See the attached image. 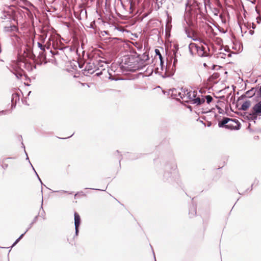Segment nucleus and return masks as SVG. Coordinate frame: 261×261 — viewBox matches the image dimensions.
<instances>
[{
	"label": "nucleus",
	"instance_id": "1",
	"mask_svg": "<svg viewBox=\"0 0 261 261\" xmlns=\"http://www.w3.org/2000/svg\"><path fill=\"white\" fill-rule=\"evenodd\" d=\"M183 99L187 101H190L193 104L199 105L204 102L203 96L199 91L192 89H186L183 91Z\"/></svg>",
	"mask_w": 261,
	"mask_h": 261
},
{
	"label": "nucleus",
	"instance_id": "14",
	"mask_svg": "<svg viewBox=\"0 0 261 261\" xmlns=\"http://www.w3.org/2000/svg\"><path fill=\"white\" fill-rule=\"evenodd\" d=\"M255 95V89L252 88L246 93V96L248 97H251Z\"/></svg>",
	"mask_w": 261,
	"mask_h": 261
},
{
	"label": "nucleus",
	"instance_id": "17",
	"mask_svg": "<svg viewBox=\"0 0 261 261\" xmlns=\"http://www.w3.org/2000/svg\"><path fill=\"white\" fill-rule=\"evenodd\" d=\"M138 3H139V1H138L137 3H136L135 1L133 2L132 1V4H131V6H132V14H133L134 11H135L136 6L138 4Z\"/></svg>",
	"mask_w": 261,
	"mask_h": 261
},
{
	"label": "nucleus",
	"instance_id": "16",
	"mask_svg": "<svg viewBox=\"0 0 261 261\" xmlns=\"http://www.w3.org/2000/svg\"><path fill=\"white\" fill-rule=\"evenodd\" d=\"M203 97L204 98V101L206 100V103L207 104L210 103V102H212V101L213 100L212 97L210 95H206L205 96H203Z\"/></svg>",
	"mask_w": 261,
	"mask_h": 261
},
{
	"label": "nucleus",
	"instance_id": "26",
	"mask_svg": "<svg viewBox=\"0 0 261 261\" xmlns=\"http://www.w3.org/2000/svg\"><path fill=\"white\" fill-rule=\"evenodd\" d=\"M23 235H24V234H22L19 237V238L20 239H21L22 238V237L23 236Z\"/></svg>",
	"mask_w": 261,
	"mask_h": 261
},
{
	"label": "nucleus",
	"instance_id": "24",
	"mask_svg": "<svg viewBox=\"0 0 261 261\" xmlns=\"http://www.w3.org/2000/svg\"><path fill=\"white\" fill-rule=\"evenodd\" d=\"M22 64H23V63H22V62H20L18 63L17 64V65L18 66H21V65H22Z\"/></svg>",
	"mask_w": 261,
	"mask_h": 261
},
{
	"label": "nucleus",
	"instance_id": "10",
	"mask_svg": "<svg viewBox=\"0 0 261 261\" xmlns=\"http://www.w3.org/2000/svg\"><path fill=\"white\" fill-rule=\"evenodd\" d=\"M17 27L13 25L10 27H6L5 28V31L7 32H12L15 35V33L17 32Z\"/></svg>",
	"mask_w": 261,
	"mask_h": 261
},
{
	"label": "nucleus",
	"instance_id": "3",
	"mask_svg": "<svg viewBox=\"0 0 261 261\" xmlns=\"http://www.w3.org/2000/svg\"><path fill=\"white\" fill-rule=\"evenodd\" d=\"M199 12V6L193 3L190 4L188 1L185 9V15L187 16H197Z\"/></svg>",
	"mask_w": 261,
	"mask_h": 261
},
{
	"label": "nucleus",
	"instance_id": "18",
	"mask_svg": "<svg viewBox=\"0 0 261 261\" xmlns=\"http://www.w3.org/2000/svg\"><path fill=\"white\" fill-rule=\"evenodd\" d=\"M122 67L124 68H126L128 70H129V65H127V64L126 63H122Z\"/></svg>",
	"mask_w": 261,
	"mask_h": 261
},
{
	"label": "nucleus",
	"instance_id": "12",
	"mask_svg": "<svg viewBox=\"0 0 261 261\" xmlns=\"http://www.w3.org/2000/svg\"><path fill=\"white\" fill-rule=\"evenodd\" d=\"M190 4L193 3L197 6L205 4V0H189Z\"/></svg>",
	"mask_w": 261,
	"mask_h": 261
},
{
	"label": "nucleus",
	"instance_id": "27",
	"mask_svg": "<svg viewBox=\"0 0 261 261\" xmlns=\"http://www.w3.org/2000/svg\"><path fill=\"white\" fill-rule=\"evenodd\" d=\"M255 28V27L254 26V24L253 23H252V28L253 29H254Z\"/></svg>",
	"mask_w": 261,
	"mask_h": 261
},
{
	"label": "nucleus",
	"instance_id": "9",
	"mask_svg": "<svg viewBox=\"0 0 261 261\" xmlns=\"http://www.w3.org/2000/svg\"><path fill=\"white\" fill-rule=\"evenodd\" d=\"M153 62L152 64L149 63V65L147 67L145 71L146 76H150L152 74L154 71V65H155V63H153Z\"/></svg>",
	"mask_w": 261,
	"mask_h": 261
},
{
	"label": "nucleus",
	"instance_id": "28",
	"mask_svg": "<svg viewBox=\"0 0 261 261\" xmlns=\"http://www.w3.org/2000/svg\"><path fill=\"white\" fill-rule=\"evenodd\" d=\"M142 16H147V14H144Z\"/></svg>",
	"mask_w": 261,
	"mask_h": 261
},
{
	"label": "nucleus",
	"instance_id": "13",
	"mask_svg": "<svg viewBox=\"0 0 261 261\" xmlns=\"http://www.w3.org/2000/svg\"><path fill=\"white\" fill-rule=\"evenodd\" d=\"M250 105L251 103L249 101H246L242 105L241 109L243 111H246L250 107Z\"/></svg>",
	"mask_w": 261,
	"mask_h": 261
},
{
	"label": "nucleus",
	"instance_id": "21",
	"mask_svg": "<svg viewBox=\"0 0 261 261\" xmlns=\"http://www.w3.org/2000/svg\"><path fill=\"white\" fill-rule=\"evenodd\" d=\"M256 21H257V23H259V21H260V19H261V17H256Z\"/></svg>",
	"mask_w": 261,
	"mask_h": 261
},
{
	"label": "nucleus",
	"instance_id": "4",
	"mask_svg": "<svg viewBox=\"0 0 261 261\" xmlns=\"http://www.w3.org/2000/svg\"><path fill=\"white\" fill-rule=\"evenodd\" d=\"M155 54H156V57H155L153 62H154L155 60H156V62L158 59L159 60V62L160 65V69H161V70H162V72H160L159 71V67H157L156 68H155L154 69V72L155 73H161V74H162V73H163V71H165V72H166V68H165V66L163 64V61L162 57V55H161V53L160 52V50L159 49H155Z\"/></svg>",
	"mask_w": 261,
	"mask_h": 261
},
{
	"label": "nucleus",
	"instance_id": "23",
	"mask_svg": "<svg viewBox=\"0 0 261 261\" xmlns=\"http://www.w3.org/2000/svg\"><path fill=\"white\" fill-rule=\"evenodd\" d=\"M20 239L19 238L17 239L16 241L15 242V243H14L13 244V246L15 245V244H16L20 240Z\"/></svg>",
	"mask_w": 261,
	"mask_h": 261
},
{
	"label": "nucleus",
	"instance_id": "6",
	"mask_svg": "<svg viewBox=\"0 0 261 261\" xmlns=\"http://www.w3.org/2000/svg\"><path fill=\"white\" fill-rule=\"evenodd\" d=\"M234 123H235V122L232 119L225 118L222 121L220 122L218 125L220 127L225 126L227 128L233 129L235 127L233 126Z\"/></svg>",
	"mask_w": 261,
	"mask_h": 261
},
{
	"label": "nucleus",
	"instance_id": "11",
	"mask_svg": "<svg viewBox=\"0 0 261 261\" xmlns=\"http://www.w3.org/2000/svg\"><path fill=\"white\" fill-rule=\"evenodd\" d=\"M254 112L256 114L261 113V101L256 104L253 108Z\"/></svg>",
	"mask_w": 261,
	"mask_h": 261
},
{
	"label": "nucleus",
	"instance_id": "8",
	"mask_svg": "<svg viewBox=\"0 0 261 261\" xmlns=\"http://www.w3.org/2000/svg\"><path fill=\"white\" fill-rule=\"evenodd\" d=\"M81 222V219L79 215V214L76 213H74V225H75V233L77 235L78 233V228L80 226Z\"/></svg>",
	"mask_w": 261,
	"mask_h": 261
},
{
	"label": "nucleus",
	"instance_id": "19",
	"mask_svg": "<svg viewBox=\"0 0 261 261\" xmlns=\"http://www.w3.org/2000/svg\"><path fill=\"white\" fill-rule=\"evenodd\" d=\"M190 19H191V17H186V19H185V20H186V22H187V23L189 25H192V23H191L190 22Z\"/></svg>",
	"mask_w": 261,
	"mask_h": 261
},
{
	"label": "nucleus",
	"instance_id": "15",
	"mask_svg": "<svg viewBox=\"0 0 261 261\" xmlns=\"http://www.w3.org/2000/svg\"><path fill=\"white\" fill-rule=\"evenodd\" d=\"M255 96L256 97L261 99V86L255 89Z\"/></svg>",
	"mask_w": 261,
	"mask_h": 261
},
{
	"label": "nucleus",
	"instance_id": "2",
	"mask_svg": "<svg viewBox=\"0 0 261 261\" xmlns=\"http://www.w3.org/2000/svg\"><path fill=\"white\" fill-rule=\"evenodd\" d=\"M132 62V72L137 70L142 69L146 65H149L150 61L148 56L146 54H142L141 56L133 58Z\"/></svg>",
	"mask_w": 261,
	"mask_h": 261
},
{
	"label": "nucleus",
	"instance_id": "7",
	"mask_svg": "<svg viewBox=\"0 0 261 261\" xmlns=\"http://www.w3.org/2000/svg\"><path fill=\"white\" fill-rule=\"evenodd\" d=\"M169 94L171 96L175 99H179L180 98L183 99V95L178 90L176 89H172L169 91Z\"/></svg>",
	"mask_w": 261,
	"mask_h": 261
},
{
	"label": "nucleus",
	"instance_id": "5",
	"mask_svg": "<svg viewBox=\"0 0 261 261\" xmlns=\"http://www.w3.org/2000/svg\"><path fill=\"white\" fill-rule=\"evenodd\" d=\"M194 47L197 51V54L200 57H206L207 56V47L205 45L191 44V47Z\"/></svg>",
	"mask_w": 261,
	"mask_h": 261
},
{
	"label": "nucleus",
	"instance_id": "25",
	"mask_svg": "<svg viewBox=\"0 0 261 261\" xmlns=\"http://www.w3.org/2000/svg\"><path fill=\"white\" fill-rule=\"evenodd\" d=\"M177 62V59H174V62H173V64L174 65H175V63Z\"/></svg>",
	"mask_w": 261,
	"mask_h": 261
},
{
	"label": "nucleus",
	"instance_id": "20",
	"mask_svg": "<svg viewBox=\"0 0 261 261\" xmlns=\"http://www.w3.org/2000/svg\"><path fill=\"white\" fill-rule=\"evenodd\" d=\"M37 44H38V47L39 48H40L41 49L44 50V47L42 46V45L40 42H38Z\"/></svg>",
	"mask_w": 261,
	"mask_h": 261
},
{
	"label": "nucleus",
	"instance_id": "22",
	"mask_svg": "<svg viewBox=\"0 0 261 261\" xmlns=\"http://www.w3.org/2000/svg\"><path fill=\"white\" fill-rule=\"evenodd\" d=\"M16 77H17L18 79H19V78H20V76H21V73H19L18 74H16Z\"/></svg>",
	"mask_w": 261,
	"mask_h": 261
}]
</instances>
